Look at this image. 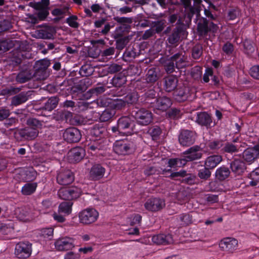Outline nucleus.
<instances>
[{
	"instance_id": "obj_1",
	"label": "nucleus",
	"mask_w": 259,
	"mask_h": 259,
	"mask_svg": "<svg viewBox=\"0 0 259 259\" xmlns=\"http://www.w3.org/2000/svg\"><path fill=\"white\" fill-rule=\"evenodd\" d=\"M177 24L178 25L168 35L167 39L169 44L176 46L178 45L186 33L185 25L180 19L178 20Z\"/></svg>"
},
{
	"instance_id": "obj_2",
	"label": "nucleus",
	"mask_w": 259,
	"mask_h": 259,
	"mask_svg": "<svg viewBox=\"0 0 259 259\" xmlns=\"http://www.w3.org/2000/svg\"><path fill=\"white\" fill-rule=\"evenodd\" d=\"M134 125V121L130 116H123L118 120L117 126L113 127L112 130L123 135L131 134Z\"/></svg>"
},
{
	"instance_id": "obj_3",
	"label": "nucleus",
	"mask_w": 259,
	"mask_h": 259,
	"mask_svg": "<svg viewBox=\"0 0 259 259\" xmlns=\"http://www.w3.org/2000/svg\"><path fill=\"white\" fill-rule=\"evenodd\" d=\"M39 131L28 126L16 130L14 133V137L19 141H31L37 137Z\"/></svg>"
},
{
	"instance_id": "obj_4",
	"label": "nucleus",
	"mask_w": 259,
	"mask_h": 259,
	"mask_svg": "<svg viewBox=\"0 0 259 259\" xmlns=\"http://www.w3.org/2000/svg\"><path fill=\"white\" fill-rule=\"evenodd\" d=\"M132 115L137 120L138 123L142 125L149 124L153 119L152 113L144 108H134L132 111Z\"/></svg>"
},
{
	"instance_id": "obj_5",
	"label": "nucleus",
	"mask_w": 259,
	"mask_h": 259,
	"mask_svg": "<svg viewBox=\"0 0 259 259\" xmlns=\"http://www.w3.org/2000/svg\"><path fill=\"white\" fill-rule=\"evenodd\" d=\"M98 218V211L93 208L83 209L79 214L80 223L85 225H89L95 222Z\"/></svg>"
},
{
	"instance_id": "obj_6",
	"label": "nucleus",
	"mask_w": 259,
	"mask_h": 259,
	"mask_svg": "<svg viewBox=\"0 0 259 259\" xmlns=\"http://www.w3.org/2000/svg\"><path fill=\"white\" fill-rule=\"evenodd\" d=\"M81 192L80 189L76 187H71L60 189L58 194L59 198L62 199L72 200L79 197Z\"/></svg>"
},
{
	"instance_id": "obj_7",
	"label": "nucleus",
	"mask_w": 259,
	"mask_h": 259,
	"mask_svg": "<svg viewBox=\"0 0 259 259\" xmlns=\"http://www.w3.org/2000/svg\"><path fill=\"white\" fill-rule=\"evenodd\" d=\"M196 133L188 130H182L179 134L178 139L181 145L188 147L193 145L196 139Z\"/></svg>"
},
{
	"instance_id": "obj_8",
	"label": "nucleus",
	"mask_w": 259,
	"mask_h": 259,
	"mask_svg": "<svg viewBox=\"0 0 259 259\" xmlns=\"http://www.w3.org/2000/svg\"><path fill=\"white\" fill-rule=\"evenodd\" d=\"M31 253V244L29 242H19L15 246V254L21 259H26L30 256Z\"/></svg>"
},
{
	"instance_id": "obj_9",
	"label": "nucleus",
	"mask_w": 259,
	"mask_h": 259,
	"mask_svg": "<svg viewBox=\"0 0 259 259\" xmlns=\"http://www.w3.org/2000/svg\"><path fill=\"white\" fill-rule=\"evenodd\" d=\"M135 149L133 142L124 141H116L113 147L114 152L118 155H126L132 153Z\"/></svg>"
},
{
	"instance_id": "obj_10",
	"label": "nucleus",
	"mask_w": 259,
	"mask_h": 259,
	"mask_svg": "<svg viewBox=\"0 0 259 259\" xmlns=\"http://www.w3.org/2000/svg\"><path fill=\"white\" fill-rule=\"evenodd\" d=\"M16 217L24 222H30L35 218V211L27 207L17 208L15 210Z\"/></svg>"
},
{
	"instance_id": "obj_11",
	"label": "nucleus",
	"mask_w": 259,
	"mask_h": 259,
	"mask_svg": "<svg viewBox=\"0 0 259 259\" xmlns=\"http://www.w3.org/2000/svg\"><path fill=\"white\" fill-rule=\"evenodd\" d=\"M74 175L70 169L61 168L58 172L57 181L60 185H69L74 181Z\"/></svg>"
},
{
	"instance_id": "obj_12",
	"label": "nucleus",
	"mask_w": 259,
	"mask_h": 259,
	"mask_svg": "<svg viewBox=\"0 0 259 259\" xmlns=\"http://www.w3.org/2000/svg\"><path fill=\"white\" fill-rule=\"evenodd\" d=\"M165 201L159 198H150L144 204L145 208L150 211H157L165 206Z\"/></svg>"
},
{
	"instance_id": "obj_13",
	"label": "nucleus",
	"mask_w": 259,
	"mask_h": 259,
	"mask_svg": "<svg viewBox=\"0 0 259 259\" xmlns=\"http://www.w3.org/2000/svg\"><path fill=\"white\" fill-rule=\"evenodd\" d=\"M49 4L50 0H41L40 2L34 4L33 7L38 10L37 16L39 20H45L49 14L48 10Z\"/></svg>"
},
{
	"instance_id": "obj_14",
	"label": "nucleus",
	"mask_w": 259,
	"mask_h": 259,
	"mask_svg": "<svg viewBox=\"0 0 259 259\" xmlns=\"http://www.w3.org/2000/svg\"><path fill=\"white\" fill-rule=\"evenodd\" d=\"M63 138L68 143H77L81 138L80 131L75 127L67 128L63 133Z\"/></svg>"
},
{
	"instance_id": "obj_15",
	"label": "nucleus",
	"mask_w": 259,
	"mask_h": 259,
	"mask_svg": "<svg viewBox=\"0 0 259 259\" xmlns=\"http://www.w3.org/2000/svg\"><path fill=\"white\" fill-rule=\"evenodd\" d=\"M259 156V145H255L253 147L248 148L243 153V158L248 164L253 163Z\"/></svg>"
},
{
	"instance_id": "obj_16",
	"label": "nucleus",
	"mask_w": 259,
	"mask_h": 259,
	"mask_svg": "<svg viewBox=\"0 0 259 259\" xmlns=\"http://www.w3.org/2000/svg\"><path fill=\"white\" fill-rule=\"evenodd\" d=\"M201 151L200 147L197 145L191 147L186 150L184 153L185 154L184 160H185V163L186 164L188 161L200 159L202 157Z\"/></svg>"
},
{
	"instance_id": "obj_17",
	"label": "nucleus",
	"mask_w": 259,
	"mask_h": 259,
	"mask_svg": "<svg viewBox=\"0 0 259 259\" xmlns=\"http://www.w3.org/2000/svg\"><path fill=\"white\" fill-rule=\"evenodd\" d=\"M55 245L59 251L68 250L74 247V240L70 237L59 238L55 242Z\"/></svg>"
},
{
	"instance_id": "obj_18",
	"label": "nucleus",
	"mask_w": 259,
	"mask_h": 259,
	"mask_svg": "<svg viewBox=\"0 0 259 259\" xmlns=\"http://www.w3.org/2000/svg\"><path fill=\"white\" fill-rule=\"evenodd\" d=\"M196 122L201 126H206L207 128L214 125L211 116L206 112H201L197 113Z\"/></svg>"
},
{
	"instance_id": "obj_19",
	"label": "nucleus",
	"mask_w": 259,
	"mask_h": 259,
	"mask_svg": "<svg viewBox=\"0 0 259 259\" xmlns=\"http://www.w3.org/2000/svg\"><path fill=\"white\" fill-rule=\"evenodd\" d=\"M178 83V79L176 75H169L163 78V86L167 92H170L175 90Z\"/></svg>"
},
{
	"instance_id": "obj_20",
	"label": "nucleus",
	"mask_w": 259,
	"mask_h": 259,
	"mask_svg": "<svg viewBox=\"0 0 259 259\" xmlns=\"http://www.w3.org/2000/svg\"><path fill=\"white\" fill-rule=\"evenodd\" d=\"M48 62L46 60H41L37 62L36 65L39 67L36 70L33 76L38 80H44L47 76L46 69L48 67Z\"/></svg>"
},
{
	"instance_id": "obj_21",
	"label": "nucleus",
	"mask_w": 259,
	"mask_h": 259,
	"mask_svg": "<svg viewBox=\"0 0 259 259\" xmlns=\"http://www.w3.org/2000/svg\"><path fill=\"white\" fill-rule=\"evenodd\" d=\"M105 172V168L104 167L100 164H96L91 168L90 177L92 180H99L104 177Z\"/></svg>"
},
{
	"instance_id": "obj_22",
	"label": "nucleus",
	"mask_w": 259,
	"mask_h": 259,
	"mask_svg": "<svg viewBox=\"0 0 259 259\" xmlns=\"http://www.w3.org/2000/svg\"><path fill=\"white\" fill-rule=\"evenodd\" d=\"M85 155V151L83 149L80 147H75L72 148L68 152V157L71 162H76L81 160Z\"/></svg>"
},
{
	"instance_id": "obj_23",
	"label": "nucleus",
	"mask_w": 259,
	"mask_h": 259,
	"mask_svg": "<svg viewBox=\"0 0 259 259\" xmlns=\"http://www.w3.org/2000/svg\"><path fill=\"white\" fill-rule=\"evenodd\" d=\"M171 59L174 61L176 67L178 69L186 68L188 66V62L187 57L182 53H177L171 56Z\"/></svg>"
},
{
	"instance_id": "obj_24",
	"label": "nucleus",
	"mask_w": 259,
	"mask_h": 259,
	"mask_svg": "<svg viewBox=\"0 0 259 259\" xmlns=\"http://www.w3.org/2000/svg\"><path fill=\"white\" fill-rule=\"evenodd\" d=\"M172 104L171 100L167 97H159L156 99L154 106L156 109L162 111H166Z\"/></svg>"
},
{
	"instance_id": "obj_25",
	"label": "nucleus",
	"mask_w": 259,
	"mask_h": 259,
	"mask_svg": "<svg viewBox=\"0 0 259 259\" xmlns=\"http://www.w3.org/2000/svg\"><path fill=\"white\" fill-rule=\"evenodd\" d=\"M153 243L158 245H167L173 242L172 236L170 234H160L152 237Z\"/></svg>"
},
{
	"instance_id": "obj_26",
	"label": "nucleus",
	"mask_w": 259,
	"mask_h": 259,
	"mask_svg": "<svg viewBox=\"0 0 259 259\" xmlns=\"http://www.w3.org/2000/svg\"><path fill=\"white\" fill-rule=\"evenodd\" d=\"M31 91L22 92L12 98L11 104L13 106H18L26 102L29 97L31 95Z\"/></svg>"
},
{
	"instance_id": "obj_27",
	"label": "nucleus",
	"mask_w": 259,
	"mask_h": 259,
	"mask_svg": "<svg viewBox=\"0 0 259 259\" xmlns=\"http://www.w3.org/2000/svg\"><path fill=\"white\" fill-rule=\"evenodd\" d=\"M160 77V71L158 67H152L149 69L145 76L148 83H154Z\"/></svg>"
},
{
	"instance_id": "obj_28",
	"label": "nucleus",
	"mask_w": 259,
	"mask_h": 259,
	"mask_svg": "<svg viewBox=\"0 0 259 259\" xmlns=\"http://www.w3.org/2000/svg\"><path fill=\"white\" fill-rule=\"evenodd\" d=\"M189 94V90L187 88L181 87L174 91L173 96L176 101L181 102L186 101L188 99Z\"/></svg>"
},
{
	"instance_id": "obj_29",
	"label": "nucleus",
	"mask_w": 259,
	"mask_h": 259,
	"mask_svg": "<svg viewBox=\"0 0 259 259\" xmlns=\"http://www.w3.org/2000/svg\"><path fill=\"white\" fill-rule=\"evenodd\" d=\"M230 168L232 172L237 175H240L245 169V164L241 160L235 159L230 163Z\"/></svg>"
},
{
	"instance_id": "obj_30",
	"label": "nucleus",
	"mask_w": 259,
	"mask_h": 259,
	"mask_svg": "<svg viewBox=\"0 0 259 259\" xmlns=\"http://www.w3.org/2000/svg\"><path fill=\"white\" fill-rule=\"evenodd\" d=\"M222 160L220 155H214L208 157L205 161V165L210 169L215 167Z\"/></svg>"
},
{
	"instance_id": "obj_31",
	"label": "nucleus",
	"mask_w": 259,
	"mask_h": 259,
	"mask_svg": "<svg viewBox=\"0 0 259 259\" xmlns=\"http://www.w3.org/2000/svg\"><path fill=\"white\" fill-rule=\"evenodd\" d=\"M54 29L51 26H46L38 31V36L42 39H51L53 37Z\"/></svg>"
},
{
	"instance_id": "obj_32",
	"label": "nucleus",
	"mask_w": 259,
	"mask_h": 259,
	"mask_svg": "<svg viewBox=\"0 0 259 259\" xmlns=\"http://www.w3.org/2000/svg\"><path fill=\"white\" fill-rule=\"evenodd\" d=\"M9 60V64L16 66L21 64L23 57V53L19 51H13Z\"/></svg>"
},
{
	"instance_id": "obj_33",
	"label": "nucleus",
	"mask_w": 259,
	"mask_h": 259,
	"mask_svg": "<svg viewBox=\"0 0 259 259\" xmlns=\"http://www.w3.org/2000/svg\"><path fill=\"white\" fill-rule=\"evenodd\" d=\"M197 30L199 35L203 36L207 34L209 31L208 22L205 18H203L198 23Z\"/></svg>"
},
{
	"instance_id": "obj_34",
	"label": "nucleus",
	"mask_w": 259,
	"mask_h": 259,
	"mask_svg": "<svg viewBox=\"0 0 259 259\" xmlns=\"http://www.w3.org/2000/svg\"><path fill=\"white\" fill-rule=\"evenodd\" d=\"M162 64L164 70L167 74H171L175 72L176 67L174 61L171 59V56L164 60Z\"/></svg>"
},
{
	"instance_id": "obj_35",
	"label": "nucleus",
	"mask_w": 259,
	"mask_h": 259,
	"mask_svg": "<svg viewBox=\"0 0 259 259\" xmlns=\"http://www.w3.org/2000/svg\"><path fill=\"white\" fill-rule=\"evenodd\" d=\"M177 220L180 225L182 226L189 225L193 222L192 216L187 213L180 214L177 218Z\"/></svg>"
},
{
	"instance_id": "obj_36",
	"label": "nucleus",
	"mask_w": 259,
	"mask_h": 259,
	"mask_svg": "<svg viewBox=\"0 0 259 259\" xmlns=\"http://www.w3.org/2000/svg\"><path fill=\"white\" fill-rule=\"evenodd\" d=\"M147 133L151 137L153 140L157 141L160 138L162 130L159 126L153 125L149 128Z\"/></svg>"
},
{
	"instance_id": "obj_37",
	"label": "nucleus",
	"mask_w": 259,
	"mask_h": 259,
	"mask_svg": "<svg viewBox=\"0 0 259 259\" xmlns=\"http://www.w3.org/2000/svg\"><path fill=\"white\" fill-rule=\"evenodd\" d=\"M139 55V53L135 48L128 47L124 52L123 57L126 61H131Z\"/></svg>"
},
{
	"instance_id": "obj_38",
	"label": "nucleus",
	"mask_w": 259,
	"mask_h": 259,
	"mask_svg": "<svg viewBox=\"0 0 259 259\" xmlns=\"http://www.w3.org/2000/svg\"><path fill=\"white\" fill-rule=\"evenodd\" d=\"M37 186L36 183H26L22 187L21 193L24 195H31L35 192Z\"/></svg>"
},
{
	"instance_id": "obj_39",
	"label": "nucleus",
	"mask_w": 259,
	"mask_h": 259,
	"mask_svg": "<svg viewBox=\"0 0 259 259\" xmlns=\"http://www.w3.org/2000/svg\"><path fill=\"white\" fill-rule=\"evenodd\" d=\"M106 132V128L102 124L99 123L94 125L91 130V134L96 137H101Z\"/></svg>"
},
{
	"instance_id": "obj_40",
	"label": "nucleus",
	"mask_w": 259,
	"mask_h": 259,
	"mask_svg": "<svg viewBox=\"0 0 259 259\" xmlns=\"http://www.w3.org/2000/svg\"><path fill=\"white\" fill-rule=\"evenodd\" d=\"M103 148L104 145L102 144L101 140L95 141L87 146L88 151H90L92 153L93 152L96 153L98 151L102 150Z\"/></svg>"
},
{
	"instance_id": "obj_41",
	"label": "nucleus",
	"mask_w": 259,
	"mask_h": 259,
	"mask_svg": "<svg viewBox=\"0 0 259 259\" xmlns=\"http://www.w3.org/2000/svg\"><path fill=\"white\" fill-rule=\"evenodd\" d=\"M203 54V47L200 44H196L191 49V57L193 59H199Z\"/></svg>"
},
{
	"instance_id": "obj_42",
	"label": "nucleus",
	"mask_w": 259,
	"mask_h": 259,
	"mask_svg": "<svg viewBox=\"0 0 259 259\" xmlns=\"http://www.w3.org/2000/svg\"><path fill=\"white\" fill-rule=\"evenodd\" d=\"M32 78L31 73L28 71H23L20 72L16 77L17 82L23 83L28 81Z\"/></svg>"
},
{
	"instance_id": "obj_43",
	"label": "nucleus",
	"mask_w": 259,
	"mask_h": 259,
	"mask_svg": "<svg viewBox=\"0 0 259 259\" xmlns=\"http://www.w3.org/2000/svg\"><path fill=\"white\" fill-rule=\"evenodd\" d=\"M125 104L128 105L136 104L139 98V95L136 92H133L127 94L124 97Z\"/></svg>"
},
{
	"instance_id": "obj_44",
	"label": "nucleus",
	"mask_w": 259,
	"mask_h": 259,
	"mask_svg": "<svg viewBox=\"0 0 259 259\" xmlns=\"http://www.w3.org/2000/svg\"><path fill=\"white\" fill-rule=\"evenodd\" d=\"M59 99L57 97H52L46 102L43 108L48 111H51L56 107Z\"/></svg>"
},
{
	"instance_id": "obj_45",
	"label": "nucleus",
	"mask_w": 259,
	"mask_h": 259,
	"mask_svg": "<svg viewBox=\"0 0 259 259\" xmlns=\"http://www.w3.org/2000/svg\"><path fill=\"white\" fill-rule=\"evenodd\" d=\"M72 204L70 201L62 202L59 206V212L68 215L71 212Z\"/></svg>"
},
{
	"instance_id": "obj_46",
	"label": "nucleus",
	"mask_w": 259,
	"mask_h": 259,
	"mask_svg": "<svg viewBox=\"0 0 259 259\" xmlns=\"http://www.w3.org/2000/svg\"><path fill=\"white\" fill-rule=\"evenodd\" d=\"M26 123L28 127L35 128L37 130L41 128L42 126V122L35 118H28L27 120Z\"/></svg>"
},
{
	"instance_id": "obj_47",
	"label": "nucleus",
	"mask_w": 259,
	"mask_h": 259,
	"mask_svg": "<svg viewBox=\"0 0 259 259\" xmlns=\"http://www.w3.org/2000/svg\"><path fill=\"white\" fill-rule=\"evenodd\" d=\"M115 113V112L114 110L106 109L101 114L100 120L102 122L107 121L114 116Z\"/></svg>"
},
{
	"instance_id": "obj_48",
	"label": "nucleus",
	"mask_w": 259,
	"mask_h": 259,
	"mask_svg": "<svg viewBox=\"0 0 259 259\" xmlns=\"http://www.w3.org/2000/svg\"><path fill=\"white\" fill-rule=\"evenodd\" d=\"M185 164L184 158H170L168 161V165L170 167H181Z\"/></svg>"
},
{
	"instance_id": "obj_49",
	"label": "nucleus",
	"mask_w": 259,
	"mask_h": 259,
	"mask_svg": "<svg viewBox=\"0 0 259 259\" xmlns=\"http://www.w3.org/2000/svg\"><path fill=\"white\" fill-rule=\"evenodd\" d=\"M216 178L220 181H223L227 179V167L223 165L216 170Z\"/></svg>"
},
{
	"instance_id": "obj_50",
	"label": "nucleus",
	"mask_w": 259,
	"mask_h": 259,
	"mask_svg": "<svg viewBox=\"0 0 259 259\" xmlns=\"http://www.w3.org/2000/svg\"><path fill=\"white\" fill-rule=\"evenodd\" d=\"M238 246V242L234 238L228 237V252L233 253L237 249Z\"/></svg>"
},
{
	"instance_id": "obj_51",
	"label": "nucleus",
	"mask_w": 259,
	"mask_h": 259,
	"mask_svg": "<svg viewBox=\"0 0 259 259\" xmlns=\"http://www.w3.org/2000/svg\"><path fill=\"white\" fill-rule=\"evenodd\" d=\"M93 68L90 64H84L79 70V74L82 76H88L92 74Z\"/></svg>"
},
{
	"instance_id": "obj_52",
	"label": "nucleus",
	"mask_w": 259,
	"mask_h": 259,
	"mask_svg": "<svg viewBox=\"0 0 259 259\" xmlns=\"http://www.w3.org/2000/svg\"><path fill=\"white\" fill-rule=\"evenodd\" d=\"M166 25V21L165 20H161L153 22V28L155 33H159L164 28Z\"/></svg>"
},
{
	"instance_id": "obj_53",
	"label": "nucleus",
	"mask_w": 259,
	"mask_h": 259,
	"mask_svg": "<svg viewBox=\"0 0 259 259\" xmlns=\"http://www.w3.org/2000/svg\"><path fill=\"white\" fill-rule=\"evenodd\" d=\"M25 180L27 182H31L35 179L37 176V172L33 168L25 170Z\"/></svg>"
},
{
	"instance_id": "obj_54",
	"label": "nucleus",
	"mask_w": 259,
	"mask_h": 259,
	"mask_svg": "<svg viewBox=\"0 0 259 259\" xmlns=\"http://www.w3.org/2000/svg\"><path fill=\"white\" fill-rule=\"evenodd\" d=\"M125 76L121 75H118L114 76L112 79L113 84L116 87H120L126 82Z\"/></svg>"
},
{
	"instance_id": "obj_55",
	"label": "nucleus",
	"mask_w": 259,
	"mask_h": 259,
	"mask_svg": "<svg viewBox=\"0 0 259 259\" xmlns=\"http://www.w3.org/2000/svg\"><path fill=\"white\" fill-rule=\"evenodd\" d=\"M208 167H205L198 171V176L201 179L203 180L208 179L211 176V172Z\"/></svg>"
},
{
	"instance_id": "obj_56",
	"label": "nucleus",
	"mask_w": 259,
	"mask_h": 259,
	"mask_svg": "<svg viewBox=\"0 0 259 259\" xmlns=\"http://www.w3.org/2000/svg\"><path fill=\"white\" fill-rule=\"evenodd\" d=\"M160 172V169L154 166H149L144 170V174L147 176L159 175Z\"/></svg>"
},
{
	"instance_id": "obj_57",
	"label": "nucleus",
	"mask_w": 259,
	"mask_h": 259,
	"mask_svg": "<svg viewBox=\"0 0 259 259\" xmlns=\"http://www.w3.org/2000/svg\"><path fill=\"white\" fill-rule=\"evenodd\" d=\"M202 68L198 66L193 67L191 72L192 77L195 79H199L201 78L202 73Z\"/></svg>"
},
{
	"instance_id": "obj_58",
	"label": "nucleus",
	"mask_w": 259,
	"mask_h": 259,
	"mask_svg": "<svg viewBox=\"0 0 259 259\" xmlns=\"http://www.w3.org/2000/svg\"><path fill=\"white\" fill-rule=\"evenodd\" d=\"M126 105L124 100L120 99L114 100L112 103V107L116 110H121L125 108Z\"/></svg>"
},
{
	"instance_id": "obj_59",
	"label": "nucleus",
	"mask_w": 259,
	"mask_h": 259,
	"mask_svg": "<svg viewBox=\"0 0 259 259\" xmlns=\"http://www.w3.org/2000/svg\"><path fill=\"white\" fill-rule=\"evenodd\" d=\"M194 6L190 8V13L189 17H192L194 14L198 13L199 11V6L202 2L201 0H193Z\"/></svg>"
},
{
	"instance_id": "obj_60",
	"label": "nucleus",
	"mask_w": 259,
	"mask_h": 259,
	"mask_svg": "<svg viewBox=\"0 0 259 259\" xmlns=\"http://www.w3.org/2000/svg\"><path fill=\"white\" fill-rule=\"evenodd\" d=\"M77 19L76 16L72 15L66 19V22L71 27L77 28L79 26V23L76 21Z\"/></svg>"
},
{
	"instance_id": "obj_61",
	"label": "nucleus",
	"mask_w": 259,
	"mask_h": 259,
	"mask_svg": "<svg viewBox=\"0 0 259 259\" xmlns=\"http://www.w3.org/2000/svg\"><path fill=\"white\" fill-rule=\"evenodd\" d=\"M12 47V43L10 41L4 40L0 41V54L6 52Z\"/></svg>"
},
{
	"instance_id": "obj_62",
	"label": "nucleus",
	"mask_w": 259,
	"mask_h": 259,
	"mask_svg": "<svg viewBox=\"0 0 259 259\" xmlns=\"http://www.w3.org/2000/svg\"><path fill=\"white\" fill-rule=\"evenodd\" d=\"M128 42V38L127 37H123L119 38L116 41V47L118 50L123 49Z\"/></svg>"
},
{
	"instance_id": "obj_63",
	"label": "nucleus",
	"mask_w": 259,
	"mask_h": 259,
	"mask_svg": "<svg viewBox=\"0 0 259 259\" xmlns=\"http://www.w3.org/2000/svg\"><path fill=\"white\" fill-rule=\"evenodd\" d=\"M167 115L171 119H176L181 117V113L179 109L177 108H172L168 111Z\"/></svg>"
},
{
	"instance_id": "obj_64",
	"label": "nucleus",
	"mask_w": 259,
	"mask_h": 259,
	"mask_svg": "<svg viewBox=\"0 0 259 259\" xmlns=\"http://www.w3.org/2000/svg\"><path fill=\"white\" fill-rule=\"evenodd\" d=\"M244 52L247 54L252 53L254 51V48L250 41L246 40L243 42Z\"/></svg>"
}]
</instances>
